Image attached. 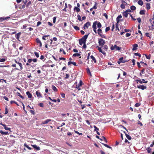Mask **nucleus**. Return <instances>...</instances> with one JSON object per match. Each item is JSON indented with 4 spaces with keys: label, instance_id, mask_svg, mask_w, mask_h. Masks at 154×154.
<instances>
[{
    "label": "nucleus",
    "instance_id": "nucleus-25",
    "mask_svg": "<svg viewBox=\"0 0 154 154\" xmlns=\"http://www.w3.org/2000/svg\"><path fill=\"white\" fill-rule=\"evenodd\" d=\"M103 49L106 51H107L108 49V46L106 45H104L102 47Z\"/></svg>",
    "mask_w": 154,
    "mask_h": 154
},
{
    "label": "nucleus",
    "instance_id": "nucleus-2",
    "mask_svg": "<svg viewBox=\"0 0 154 154\" xmlns=\"http://www.w3.org/2000/svg\"><path fill=\"white\" fill-rule=\"evenodd\" d=\"M89 34L84 36L81 38L79 40V44L80 45H82L83 44L86 43V39L88 38Z\"/></svg>",
    "mask_w": 154,
    "mask_h": 154
},
{
    "label": "nucleus",
    "instance_id": "nucleus-12",
    "mask_svg": "<svg viewBox=\"0 0 154 154\" xmlns=\"http://www.w3.org/2000/svg\"><path fill=\"white\" fill-rule=\"evenodd\" d=\"M51 121V119H47L42 122L41 125L45 124H48Z\"/></svg>",
    "mask_w": 154,
    "mask_h": 154
},
{
    "label": "nucleus",
    "instance_id": "nucleus-5",
    "mask_svg": "<svg viewBox=\"0 0 154 154\" xmlns=\"http://www.w3.org/2000/svg\"><path fill=\"white\" fill-rule=\"evenodd\" d=\"M97 31L98 34L101 37L105 38H106V36L101 33L102 32V30L100 28L98 29L97 30Z\"/></svg>",
    "mask_w": 154,
    "mask_h": 154
},
{
    "label": "nucleus",
    "instance_id": "nucleus-33",
    "mask_svg": "<svg viewBox=\"0 0 154 154\" xmlns=\"http://www.w3.org/2000/svg\"><path fill=\"white\" fill-rule=\"evenodd\" d=\"M146 8L147 9H149L150 8V5L149 3H147L146 4Z\"/></svg>",
    "mask_w": 154,
    "mask_h": 154
},
{
    "label": "nucleus",
    "instance_id": "nucleus-49",
    "mask_svg": "<svg viewBox=\"0 0 154 154\" xmlns=\"http://www.w3.org/2000/svg\"><path fill=\"white\" fill-rule=\"evenodd\" d=\"M25 5L26 4H24L23 5H21L20 6V9H23L25 7Z\"/></svg>",
    "mask_w": 154,
    "mask_h": 154
},
{
    "label": "nucleus",
    "instance_id": "nucleus-17",
    "mask_svg": "<svg viewBox=\"0 0 154 154\" xmlns=\"http://www.w3.org/2000/svg\"><path fill=\"white\" fill-rule=\"evenodd\" d=\"M21 34V33L20 32H19L15 35V37L18 40H19V38Z\"/></svg>",
    "mask_w": 154,
    "mask_h": 154
},
{
    "label": "nucleus",
    "instance_id": "nucleus-56",
    "mask_svg": "<svg viewBox=\"0 0 154 154\" xmlns=\"http://www.w3.org/2000/svg\"><path fill=\"white\" fill-rule=\"evenodd\" d=\"M31 4V1L29 2L26 5V6L27 7H29V5Z\"/></svg>",
    "mask_w": 154,
    "mask_h": 154
},
{
    "label": "nucleus",
    "instance_id": "nucleus-29",
    "mask_svg": "<svg viewBox=\"0 0 154 154\" xmlns=\"http://www.w3.org/2000/svg\"><path fill=\"white\" fill-rule=\"evenodd\" d=\"M24 145L25 147H26L29 149L31 150L32 149V148L31 147H29L27 144L24 143Z\"/></svg>",
    "mask_w": 154,
    "mask_h": 154
},
{
    "label": "nucleus",
    "instance_id": "nucleus-53",
    "mask_svg": "<svg viewBox=\"0 0 154 154\" xmlns=\"http://www.w3.org/2000/svg\"><path fill=\"white\" fill-rule=\"evenodd\" d=\"M140 105V103H136L135 105V107H138Z\"/></svg>",
    "mask_w": 154,
    "mask_h": 154
},
{
    "label": "nucleus",
    "instance_id": "nucleus-37",
    "mask_svg": "<svg viewBox=\"0 0 154 154\" xmlns=\"http://www.w3.org/2000/svg\"><path fill=\"white\" fill-rule=\"evenodd\" d=\"M145 13V10H140V14H144Z\"/></svg>",
    "mask_w": 154,
    "mask_h": 154
},
{
    "label": "nucleus",
    "instance_id": "nucleus-28",
    "mask_svg": "<svg viewBox=\"0 0 154 154\" xmlns=\"http://www.w3.org/2000/svg\"><path fill=\"white\" fill-rule=\"evenodd\" d=\"M76 30H79L80 29L77 26H72Z\"/></svg>",
    "mask_w": 154,
    "mask_h": 154
},
{
    "label": "nucleus",
    "instance_id": "nucleus-30",
    "mask_svg": "<svg viewBox=\"0 0 154 154\" xmlns=\"http://www.w3.org/2000/svg\"><path fill=\"white\" fill-rule=\"evenodd\" d=\"M119 60L121 61H125V62L128 61V60H124L123 57H122L119 59Z\"/></svg>",
    "mask_w": 154,
    "mask_h": 154
},
{
    "label": "nucleus",
    "instance_id": "nucleus-36",
    "mask_svg": "<svg viewBox=\"0 0 154 154\" xmlns=\"http://www.w3.org/2000/svg\"><path fill=\"white\" fill-rule=\"evenodd\" d=\"M81 54L79 53H75L73 55L74 57H79L80 56Z\"/></svg>",
    "mask_w": 154,
    "mask_h": 154
},
{
    "label": "nucleus",
    "instance_id": "nucleus-19",
    "mask_svg": "<svg viewBox=\"0 0 154 154\" xmlns=\"http://www.w3.org/2000/svg\"><path fill=\"white\" fill-rule=\"evenodd\" d=\"M36 42L37 43H39V46L40 47L42 46V42L38 38H37L36 39Z\"/></svg>",
    "mask_w": 154,
    "mask_h": 154
},
{
    "label": "nucleus",
    "instance_id": "nucleus-40",
    "mask_svg": "<svg viewBox=\"0 0 154 154\" xmlns=\"http://www.w3.org/2000/svg\"><path fill=\"white\" fill-rule=\"evenodd\" d=\"M146 150L148 152V153H150L151 151V149L149 147L147 148Z\"/></svg>",
    "mask_w": 154,
    "mask_h": 154
},
{
    "label": "nucleus",
    "instance_id": "nucleus-54",
    "mask_svg": "<svg viewBox=\"0 0 154 154\" xmlns=\"http://www.w3.org/2000/svg\"><path fill=\"white\" fill-rule=\"evenodd\" d=\"M56 19V17H54L53 18V22L54 23H55Z\"/></svg>",
    "mask_w": 154,
    "mask_h": 154
},
{
    "label": "nucleus",
    "instance_id": "nucleus-44",
    "mask_svg": "<svg viewBox=\"0 0 154 154\" xmlns=\"http://www.w3.org/2000/svg\"><path fill=\"white\" fill-rule=\"evenodd\" d=\"M146 35L147 37H149L150 38H151V37H150V34L148 32H146L145 34Z\"/></svg>",
    "mask_w": 154,
    "mask_h": 154
},
{
    "label": "nucleus",
    "instance_id": "nucleus-38",
    "mask_svg": "<svg viewBox=\"0 0 154 154\" xmlns=\"http://www.w3.org/2000/svg\"><path fill=\"white\" fill-rule=\"evenodd\" d=\"M94 131H98L99 130V129L96 126L94 125Z\"/></svg>",
    "mask_w": 154,
    "mask_h": 154
},
{
    "label": "nucleus",
    "instance_id": "nucleus-57",
    "mask_svg": "<svg viewBox=\"0 0 154 154\" xmlns=\"http://www.w3.org/2000/svg\"><path fill=\"white\" fill-rule=\"evenodd\" d=\"M116 29H117L118 30H119V26L118 25V23H117L116 24Z\"/></svg>",
    "mask_w": 154,
    "mask_h": 154
},
{
    "label": "nucleus",
    "instance_id": "nucleus-22",
    "mask_svg": "<svg viewBox=\"0 0 154 154\" xmlns=\"http://www.w3.org/2000/svg\"><path fill=\"white\" fill-rule=\"evenodd\" d=\"M90 57H91V59H92V60H93V61L94 63H96L97 60L94 57L93 55H91L90 56Z\"/></svg>",
    "mask_w": 154,
    "mask_h": 154
},
{
    "label": "nucleus",
    "instance_id": "nucleus-15",
    "mask_svg": "<svg viewBox=\"0 0 154 154\" xmlns=\"http://www.w3.org/2000/svg\"><path fill=\"white\" fill-rule=\"evenodd\" d=\"M133 48H132V50L133 51L136 50L137 49V48L138 46V45L137 44H134L133 45Z\"/></svg>",
    "mask_w": 154,
    "mask_h": 154
},
{
    "label": "nucleus",
    "instance_id": "nucleus-10",
    "mask_svg": "<svg viewBox=\"0 0 154 154\" xmlns=\"http://www.w3.org/2000/svg\"><path fill=\"white\" fill-rule=\"evenodd\" d=\"M135 81L137 84H138L139 82L141 84H142L143 83H147L148 82V81H146L145 82H142V80L140 79H139L136 80Z\"/></svg>",
    "mask_w": 154,
    "mask_h": 154
},
{
    "label": "nucleus",
    "instance_id": "nucleus-18",
    "mask_svg": "<svg viewBox=\"0 0 154 154\" xmlns=\"http://www.w3.org/2000/svg\"><path fill=\"white\" fill-rule=\"evenodd\" d=\"M122 16L121 15H120L118 16L116 18V21L117 23H118L120 21V19L122 18Z\"/></svg>",
    "mask_w": 154,
    "mask_h": 154
},
{
    "label": "nucleus",
    "instance_id": "nucleus-35",
    "mask_svg": "<svg viewBox=\"0 0 154 154\" xmlns=\"http://www.w3.org/2000/svg\"><path fill=\"white\" fill-rule=\"evenodd\" d=\"M125 135H126V136L127 138L129 140H131V136H130L128 135V134L125 133Z\"/></svg>",
    "mask_w": 154,
    "mask_h": 154
},
{
    "label": "nucleus",
    "instance_id": "nucleus-64",
    "mask_svg": "<svg viewBox=\"0 0 154 154\" xmlns=\"http://www.w3.org/2000/svg\"><path fill=\"white\" fill-rule=\"evenodd\" d=\"M48 24L49 26H51L53 25V24L50 22H48Z\"/></svg>",
    "mask_w": 154,
    "mask_h": 154
},
{
    "label": "nucleus",
    "instance_id": "nucleus-3",
    "mask_svg": "<svg viewBox=\"0 0 154 154\" xmlns=\"http://www.w3.org/2000/svg\"><path fill=\"white\" fill-rule=\"evenodd\" d=\"M122 48L120 47L117 46V45H115L114 46L112 45L110 48V49L111 50H113L116 49V50L120 51L121 49Z\"/></svg>",
    "mask_w": 154,
    "mask_h": 154
},
{
    "label": "nucleus",
    "instance_id": "nucleus-60",
    "mask_svg": "<svg viewBox=\"0 0 154 154\" xmlns=\"http://www.w3.org/2000/svg\"><path fill=\"white\" fill-rule=\"evenodd\" d=\"M38 105L40 106V107H43L44 106V105H43V104L42 103H39L38 104Z\"/></svg>",
    "mask_w": 154,
    "mask_h": 154
},
{
    "label": "nucleus",
    "instance_id": "nucleus-45",
    "mask_svg": "<svg viewBox=\"0 0 154 154\" xmlns=\"http://www.w3.org/2000/svg\"><path fill=\"white\" fill-rule=\"evenodd\" d=\"M49 36V35H44L42 37V38L43 40H46V38H45V37H48V36Z\"/></svg>",
    "mask_w": 154,
    "mask_h": 154
},
{
    "label": "nucleus",
    "instance_id": "nucleus-50",
    "mask_svg": "<svg viewBox=\"0 0 154 154\" xmlns=\"http://www.w3.org/2000/svg\"><path fill=\"white\" fill-rule=\"evenodd\" d=\"M102 138H103L104 141L106 142V143H107V140H106V137L104 136H103L102 137Z\"/></svg>",
    "mask_w": 154,
    "mask_h": 154
},
{
    "label": "nucleus",
    "instance_id": "nucleus-46",
    "mask_svg": "<svg viewBox=\"0 0 154 154\" xmlns=\"http://www.w3.org/2000/svg\"><path fill=\"white\" fill-rule=\"evenodd\" d=\"M110 29V27L109 26L107 27L105 29V31L106 32L109 31Z\"/></svg>",
    "mask_w": 154,
    "mask_h": 154
},
{
    "label": "nucleus",
    "instance_id": "nucleus-59",
    "mask_svg": "<svg viewBox=\"0 0 154 154\" xmlns=\"http://www.w3.org/2000/svg\"><path fill=\"white\" fill-rule=\"evenodd\" d=\"M69 74H66V77H65V79H67L69 77Z\"/></svg>",
    "mask_w": 154,
    "mask_h": 154
},
{
    "label": "nucleus",
    "instance_id": "nucleus-62",
    "mask_svg": "<svg viewBox=\"0 0 154 154\" xmlns=\"http://www.w3.org/2000/svg\"><path fill=\"white\" fill-rule=\"evenodd\" d=\"M5 60L4 58H2L0 60V62H3L5 61Z\"/></svg>",
    "mask_w": 154,
    "mask_h": 154
},
{
    "label": "nucleus",
    "instance_id": "nucleus-14",
    "mask_svg": "<svg viewBox=\"0 0 154 154\" xmlns=\"http://www.w3.org/2000/svg\"><path fill=\"white\" fill-rule=\"evenodd\" d=\"M10 17H0V22H2L3 20H5L9 19L10 18Z\"/></svg>",
    "mask_w": 154,
    "mask_h": 154
},
{
    "label": "nucleus",
    "instance_id": "nucleus-55",
    "mask_svg": "<svg viewBox=\"0 0 154 154\" xmlns=\"http://www.w3.org/2000/svg\"><path fill=\"white\" fill-rule=\"evenodd\" d=\"M30 112L31 113V114L34 115L35 114V112L34 110H30Z\"/></svg>",
    "mask_w": 154,
    "mask_h": 154
},
{
    "label": "nucleus",
    "instance_id": "nucleus-48",
    "mask_svg": "<svg viewBox=\"0 0 154 154\" xmlns=\"http://www.w3.org/2000/svg\"><path fill=\"white\" fill-rule=\"evenodd\" d=\"M134 54L136 56H138L139 57H140L141 56V54L138 53H136Z\"/></svg>",
    "mask_w": 154,
    "mask_h": 154
},
{
    "label": "nucleus",
    "instance_id": "nucleus-13",
    "mask_svg": "<svg viewBox=\"0 0 154 154\" xmlns=\"http://www.w3.org/2000/svg\"><path fill=\"white\" fill-rule=\"evenodd\" d=\"M90 25V22H87L84 25L83 28L84 29H85V27L88 29L89 26Z\"/></svg>",
    "mask_w": 154,
    "mask_h": 154
},
{
    "label": "nucleus",
    "instance_id": "nucleus-20",
    "mask_svg": "<svg viewBox=\"0 0 154 154\" xmlns=\"http://www.w3.org/2000/svg\"><path fill=\"white\" fill-rule=\"evenodd\" d=\"M36 94L38 97H42V94L38 91H36Z\"/></svg>",
    "mask_w": 154,
    "mask_h": 154
},
{
    "label": "nucleus",
    "instance_id": "nucleus-41",
    "mask_svg": "<svg viewBox=\"0 0 154 154\" xmlns=\"http://www.w3.org/2000/svg\"><path fill=\"white\" fill-rule=\"evenodd\" d=\"M145 55L146 56V58L148 59H149L150 58V54H149L148 56L147 55L145 54Z\"/></svg>",
    "mask_w": 154,
    "mask_h": 154
},
{
    "label": "nucleus",
    "instance_id": "nucleus-9",
    "mask_svg": "<svg viewBox=\"0 0 154 154\" xmlns=\"http://www.w3.org/2000/svg\"><path fill=\"white\" fill-rule=\"evenodd\" d=\"M96 48L100 52L102 53L104 55H106V53L104 51H103L101 48L98 46H97Z\"/></svg>",
    "mask_w": 154,
    "mask_h": 154
},
{
    "label": "nucleus",
    "instance_id": "nucleus-34",
    "mask_svg": "<svg viewBox=\"0 0 154 154\" xmlns=\"http://www.w3.org/2000/svg\"><path fill=\"white\" fill-rule=\"evenodd\" d=\"M4 127L5 130H10V128H8L7 127L6 125H4Z\"/></svg>",
    "mask_w": 154,
    "mask_h": 154
},
{
    "label": "nucleus",
    "instance_id": "nucleus-6",
    "mask_svg": "<svg viewBox=\"0 0 154 154\" xmlns=\"http://www.w3.org/2000/svg\"><path fill=\"white\" fill-rule=\"evenodd\" d=\"M83 83L82 81L80 80L79 81V84H76V88L77 89H78L79 90H81V89L80 88V87L82 86L83 85Z\"/></svg>",
    "mask_w": 154,
    "mask_h": 154
},
{
    "label": "nucleus",
    "instance_id": "nucleus-39",
    "mask_svg": "<svg viewBox=\"0 0 154 154\" xmlns=\"http://www.w3.org/2000/svg\"><path fill=\"white\" fill-rule=\"evenodd\" d=\"M34 54L37 58H38L39 57V55L38 53L36 52H34Z\"/></svg>",
    "mask_w": 154,
    "mask_h": 154
},
{
    "label": "nucleus",
    "instance_id": "nucleus-61",
    "mask_svg": "<svg viewBox=\"0 0 154 154\" xmlns=\"http://www.w3.org/2000/svg\"><path fill=\"white\" fill-rule=\"evenodd\" d=\"M121 7L122 9H124L125 8V5L123 4H122L121 5Z\"/></svg>",
    "mask_w": 154,
    "mask_h": 154
},
{
    "label": "nucleus",
    "instance_id": "nucleus-52",
    "mask_svg": "<svg viewBox=\"0 0 154 154\" xmlns=\"http://www.w3.org/2000/svg\"><path fill=\"white\" fill-rule=\"evenodd\" d=\"M5 114H7L8 112V108L6 107L5 109Z\"/></svg>",
    "mask_w": 154,
    "mask_h": 154
},
{
    "label": "nucleus",
    "instance_id": "nucleus-23",
    "mask_svg": "<svg viewBox=\"0 0 154 154\" xmlns=\"http://www.w3.org/2000/svg\"><path fill=\"white\" fill-rule=\"evenodd\" d=\"M0 133L2 135H6L8 134V132H4L2 130H0Z\"/></svg>",
    "mask_w": 154,
    "mask_h": 154
},
{
    "label": "nucleus",
    "instance_id": "nucleus-51",
    "mask_svg": "<svg viewBox=\"0 0 154 154\" xmlns=\"http://www.w3.org/2000/svg\"><path fill=\"white\" fill-rule=\"evenodd\" d=\"M131 10H135L136 8L134 6H132L131 7Z\"/></svg>",
    "mask_w": 154,
    "mask_h": 154
},
{
    "label": "nucleus",
    "instance_id": "nucleus-26",
    "mask_svg": "<svg viewBox=\"0 0 154 154\" xmlns=\"http://www.w3.org/2000/svg\"><path fill=\"white\" fill-rule=\"evenodd\" d=\"M86 71L87 73L89 74L91 76V74L90 72V70L88 68H87L86 69Z\"/></svg>",
    "mask_w": 154,
    "mask_h": 154
},
{
    "label": "nucleus",
    "instance_id": "nucleus-21",
    "mask_svg": "<svg viewBox=\"0 0 154 154\" xmlns=\"http://www.w3.org/2000/svg\"><path fill=\"white\" fill-rule=\"evenodd\" d=\"M26 94L28 96V97L29 98H31L32 97V94L29 91L26 92Z\"/></svg>",
    "mask_w": 154,
    "mask_h": 154
},
{
    "label": "nucleus",
    "instance_id": "nucleus-16",
    "mask_svg": "<svg viewBox=\"0 0 154 154\" xmlns=\"http://www.w3.org/2000/svg\"><path fill=\"white\" fill-rule=\"evenodd\" d=\"M31 146L37 150H39L40 149V148L39 146H37L35 145H31Z\"/></svg>",
    "mask_w": 154,
    "mask_h": 154
},
{
    "label": "nucleus",
    "instance_id": "nucleus-43",
    "mask_svg": "<svg viewBox=\"0 0 154 154\" xmlns=\"http://www.w3.org/2000/svg\"><path fill=\"white\" fill-rule=\"evenodd\" d=\"M61 51H62L63 52V53L64 54H66V52L63 48H60V52H61Z\"/></svg>",
    "mask_w": 154,
    "mask_h": 154
},
{
    "label": "nucleus",
    "instance_id": "nucleus-47",
    "mask_svg": "<svg viewBox=\"0 0 154 154\" xmlns=\"http://www.w3.org/2000/svg\"><path fill=\"white\" fill-rule=\"evenodd\" d=\"M77 17H78V19L79 20V21H81L82 20H81V16L80 15H78L77 16Z\"/></svg>",
    "mask_w": 154,
    "mask_h": 154
},
{
    "label": "nucleus",
    "instance_id": "nucleus-42",
    "mask_svg": "<svg viewBox=\"0 0 154 154\" xmlns=\"http://www.w3.org/2000/svg\"><path fill=\"white\" fill-rule=\"evenodd\" d=\"M97 27L99 28H100L101 27L102 25L101 23L100 22H98L97 24Z\"/></svg>",
    "mask_w": 154,
    "mask_h": 154
},
{
    "label": "nucleus",
    "instance_id": "nucleus-27",
    "mask_svg": "<svg viewBox=\"0 0 154 154\" xmlns=\"http://www.w3.org/2000/svg\"><path fill=\"white\" fill-rule=\"evenodd\" d=\"M14 103L16 104L17 106H19V104L15 101L14 100H11L10 102V103L11 104H12L13 103Z\"/></svg>",
    "mask_w": 154,
    "mask_h": 154
},
{
    "label": "nucleus",
    "instance_id": "nucleus-32",
    "mask_svg": "<svg viewBox=\"0 0 154 154\" xmlns=\"http://www.w3.org/2000/svg\"><path fill=\"white\" fill-rule=\"evenodd\" d=\"M138 4L141 5L142 6L143 5V2L142 0H139L137 2Z\"/></svg>",
    "mask_w": 154,
    "mask_h": 154
},
{
    "label": "nucleus",
    "instance_id": "nucleus-31",
    "mask_svg": "<svg viewBox=\"0 0 154 154\" xmlns=\"http://www.w3.org/2000/svg\"><path fill=\"white\" fill-rule=\"evenodd\" d=\"M102 144L104 146L106 147H107L108 148H109V149L112 148V147H111L110 146H109V145H107V144H106L103 143H102Z\"/></svg>",
    "mask_w": 154,
    "mask_h": 154
},
{
    "label": "nucleus",
    "instance_id": "nucleus-8",
    "mask_svg": "<svg viewBox=\"0 0 154 154\" xmlns=\"http://www.w3.org/2000/svg\"><path fill=\"white\" fill-rule=\"evenodd\" d=\"M133 10H125V11L123 13V15L126 17H127L129 14L128 12L132 11Z\"/></svg>",
    "mask_w": 154,
    "mask_h": 154
},
{
    "label": "nucleus",
    "instance_id": "nucleus-11",
    "mask_svg": "<svg viewBox=\"0 0 154 154\" xmlns=\"http://www.w3.org/2000/svg\"><path fill=\"white\" fill-rule=\"evenodd\" d=\"M137 88H138L142 90H144L147 88V87L144 85H137Z\"/></svg>",
    "mask_w": 154,
    "mask_h": 154
},
{
    "label": "nucleus",
    "instance_id": "nucleus-4",
    "mask_svg": "<svg viewBox=\"0 0 154 154\" xmlns=\"http://www.w3.org/2000/svg\"><path fill=\"white\" fill-rule=\"evenodd\" d=\"M98 40L99 45L101 46V47H103L105 43V40L102 38H100Z\"/></svg>",
    "mask_w": 154,
    "mask_h": 154
},
{
    "label": "nucleus",
    "instance_id": "nucleus-24",
    "mask_svg": "<svg viewBox=\"0 0 154 154\" xmlns=\"http://www.w3.org/2000/svg\"><path fill=\"white\" fill-rule=\"evenodd\" d=\"M52 88L53 91L55 92H57L58 91L57 88L54 85H52Z\"/></svg>",
    "mask_w": 154,
    "mask_h": 154
},
{
    "label": "nucleus",
    "instance_id": "nucleus-58",
    "mask_svg": "<svg viewBox=\"0 0 154 154\" xmlns=\"http://www.w3.org/2000/svg\"><path fill=\"white\" fill-rule=\"evenodd\" d=\"M42 23L40 21H38L37 24L36 26H38L39 25H40Z\"/></svg>",
    "mask_w": 154,
    "mask_h": 154
},
{
    "label": "nucleus",
    "instance_id": "nucleus-63",
    "mask_svg": "<svg viewBox=\"0 0 154 154\" xmlns=\"http://www.w3.org/2000/svg\"><path fill=\"white\" fill-rule=\"evenodd\" d=\"M61 95L62 97L64 98L65 97V94L63 93H62L61 94Z\"/></svg>",
    "mask_w": 154,
    "mask_h": 154
},
{
    "label": "nucleus",
    "instance_id": "nucleus-7",
    "mask_svg": "<svg viewBox=\"0 0 154 154\" xmlns=\"http://www.w3.org/2000/svg\"><path fill=\"white\" fill-rule=\"evenodd\" d=\"M97 21H95L93 23L92 27L93 28V29L94 32L95 33H97V31L96 29H97L96 25L97 24Z\"/></svg>",
    "mask_w": 154,
    "mask_h": 154
},
{
    "label": "nucleus",
    "instance_id": "nucleus-1",
    "mask_svg": "<svg viewBox=\"0 0 154 154\" xmlns=\"http://www.w3.org/2000/svg\"><path fill=\"white\" fill-rule=\"evenodd\" d=\"M14 61L16 63V64H14L12 65V66L14 67H18V66L20 67V69L18 68H16V69L17 70H22L23 69L22 67V65L20 61H17L16 60H14Z\"/></svg>",
    "mask_w": 154,
    "mask_h": 154
}]
</instances>
